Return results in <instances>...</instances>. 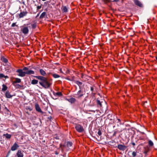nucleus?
<instances>
[{
  "instance_id": "nucleus-1",
  "label": "nucleus",
  "mask_w": 157,
  "mask_h": 157,
  "mask_svg": "<svg viewBox=\"0 0 157 157\" xmlns=\"http://www.w3.org/2000/svg\"><path fill=\"white\" fill-rule=\"evenodd\" d=\"M33 76L41 81V82H39V83L45 89L48 88L52 84V83L50 82L51 81H52V79L48 80L47 78L45 77L41 76Z\"/></svg>"
},
{
  "instance_id": "nucleus-2",
  "label": "nucleus",
  "mask_w": 157,
  "mask_h": 157,
  "mask_svg": "<svg viewBox=\"0 0 157 157\" xmlns=\"http://www.w3.org/2000/svg\"><path fill=\"white\" fill-rule=\"evenodd\" d=\"M95 102H96L97 106L98 108H100L101 110L103 109V108L102 103H103L105 104V107H107L106 105V102L105 101H101L98 99V98L96 100H93L92 101V103H91V101H90V105L92 106L94 105L95 104H94V103Z\"/></svg>"
},
{
  "instance_id": "nucleus-3",
  "label": "nucleus",
  "mask_w": 157,
  "mask_h": 157,
  "mask_svg": "<svg viewBox=\"0 0 157 157\" xmlns=\"http://www.w3.org/2000/svg\"><path fill=\"white\" fill-rule=\"evenodd\" d=\"M23 69H18L16 71V72L18 73L19 74L18 75L21 77H23L25 76L26 74H29L30 72V71L28 72H24V71H23Z\"/></svg>"
},
{
  "instance_id": "nucleus-4",
  "label": "nucleus",
  "mask_w": 157,
  "mask_h": 157,
  "mask_svg": "<svg viewBox=\"0 0 157 157\" xmlns=\"http://www.w3.org/2000/svg\"><path fill=\"white\" fill-rule=\"evenodd\" d=\"M75 128L78 132L81 133L84 131L83 128L80 124H75Z\"/></svg>"
},
{
  "instance_id": "nucleus-5",
  "label": "nucleus",
  "mask_w": 157,
  "mask_h": 157,
  "mask_svg": "<svg viewBox=\"0 0 157 157\" xmlns=\"http://www.w3.org/2000/svg\"><path fill=\"white\" fill-rule=\"evenodd\" d=\"M21 31L23 34L26 35L29 33V29L28 27H23L21 28Z\"/></svg>"
},
{
  "instance_id": "nucleus-6",
  "label": "nucleus",
  "mask_w": 157,
  "mask_h": 157,
  "mask_svg": "<svg viewBox=\"0 0 157 157\" xmlns=\"http://www.w3.org/2000/svg\"><path fill=\"white\" fill-rule=\"evenodd\" d=\"M23 70L24 71V72H29V71L30 72V73L29 74H26L27 75H31V74H34L35 73L34 71L33 70H29V68L27 67H24L23 69Z\"/></svg>"
},
{
  "instance_id": "nucleus-7",
  "label": "nucleus",
  "mask_w": 157,
  "mask_h": 157,
  "mask_svg": "<svg viewBox=\"0 0 157 157\" xmlns=\"http://www.w3.org/2000/svg\"><path fill=\"white\" fill-rule=\"evenodd\" d=\"M35 109L37 111L41 113L42 114H44V112L41 110L39 104L38 103H36L35 104Z\"/></svg>"
},
{
  "instance_id": "nucleus-8",
  "label": "nucleus",
  "mask_w": 157,
  "mask_h": 157,
  "mask_svg": "<svg viewBox=\"0 0 157 157\" xmlns=\"http://www.w3.org/2000/svg\"><path fill=\"white\" fill-rule=\"evenodd\" d=\"M19 147V145L16 143H15L11 148V150L12 151H14L16 150Z\"/></svg>"
},
{
  "instance_id": "nucleus-9",
  "label": "nucleus",
  "mask_w": 157,
  "mask_h": 157,
  "mask_svg": "<svg viewBox=\"0 0 157 157\" xmlns=\"http://www.w3.org/2000/svg\"><path fill=\"white\" fill-rule=\"evenodd\" d=\"M117 147L119 150L122 151L125 150L127 147V146L120 144H118Z\"/></svg>"
},
{
  "instance_id": "nucleus-10",
  "label": "nucleus",
  "mask_w": 157,
  "mask_h": 157,
  "mask_svg": "<svg viewBox=\"0 0 157 157\" xmlns=\"http://www.w3.org/2000/svg\"><path fill=\"white\" fill-rule=\"evenodd\" d=\"M134 2L135 4L140 7H143V5L142 3L139 0H134Z\"/></svg>"
},
{
  "instance_id": "nucleus-11",
  "label": "nucleus",
  "mask_w": 157,
  "mask_h": 157,
  "mask_svg": "<svg viewBox=\"0 0 157 157\" xmlns=\"http://www.w3.org/2000/svg\"><path fill=\"white\" fill-rule=\"evenodd\" d=\"M67 100L71 104L74 103L76 101V99L74 98H71L69 99H67Z\"/></svg>"
},
{
  "instance_id": "nucleus-12",
  "label": "nucleus",
  "mask_w": 157,
  "mask_h": 157,
  "mask_svg": "<svg viewBox=\"0 0 157 157\" xmlns=\"http://www.w3.org/2000/svg\"><path fill=\"white\" fill-rule=\"evenodd\" d=\"M27 13L28 12L26 11L21 12L19 14V17L20 18H22L24 16H25Z\"/></svg>"
},
{
  "instance_id": "nucleus-13",
  "label": "nucleus",
  "mask_w": 157,
  "mask_h": 157,
  "mask_svg": "<svg viewBox=\"0 0 157 157\" xmlns=\"http://www.w3.org/2000/svg\"><path fill=\"white\" fill-rule=\"evenodd\" d=\"M15 80L13 81L12 84L13 85H14V84H15L17 83H19L21 82V79L18 78H15Z\"/></svg>"
},
{
  "instance_id": "nucleus-14",
  "label": "nucleus",
  "mask_w": 157,
  "mask_h": 157,
  "mask_svg": "<svg viewBox=\"0 0 157 157\" xmlns=\"http://www.w3.org/2000/svg\"><path fill=\"white\" fill-rule=\"evenodd\" d=\"M39 72L42 76L44 77L46 75V72L43 69H41L39 70Z\"/></svg>"
},
{
  "instance_id": "nucleus-15",
  "label": "nucleus",
  "mask_w": 157,
  "mask_h": 157,
  "mask_svg": "<svg viewBox=\"0 0 157 157\" xmlns=\"http://www.w3.org/2000/svg\"><path fill=\"white\" fill-rule=\"evenodd\" d=\"M17 157H23V154L22 151L20 150H18L16 154Z\"/></svg>"
},
{
  "instance_id": "nucleus-16",
  "label": "nucleus",
  "mask_w": 157,
  "mask_h": 157,
  "mask_svg": "<svg viewBox=\"0 0 157 157\" xmlns=\"http://www.w3.org/2000/svg\"><path fill=\"white\" fill-rule=\"evenodd\" d=\"M5 95H6V97L7 98H11L13 96L12 95H11L10 94V93L8 91H6V94H5Z\"/></svg>"
},
{
  "instance_id": "nucleus-17",
  "label": "nucleus",
  "mask_w": 157,
  "mask_h": 157,
  "mask_svg": "<svg viewBox=\"0 0 157 157\" xmlns=\"http://www.w3.org/2000/svg\"><path fill=\"white\" fill-rule=\"evenodd\" d=\"M50 74L52 75V76L53 78H59L60 77V75L55 73L53 74L52 73H50Z\"/></svg>"
},
{
  "instance_id": "nucleus-18",
  "label": "nucleus",
  "mask_w": 157,
  "mask_h": 157,
  "mask_svg": "<svg viewBox=\"0 0 157 157\" xmlns=\"http://www.w3.org/2000/svg\"><path fill=\"white\" fill-rule=\"evenodd\" d=\"M112 0H101L102 2L105 4H107L108 3L111 2Z\"/></svg>"
},
{
  "instance_id": "nucleus-19",
  "label": "nucleus",
  "mask_w": 157,
  "mask_h": 157,
  "mask_svg": "<svg viewBox=\"0 0 157 157\" xmlns=\"http://www.w3.org/2000/svg\"><path fill=\"white\" fill-rule=\"evenodd\" d=\"M2 91H6L8 88L7 87L5 84H3L2 85Z\"/></svg>"
},
{
  "instance_id": "nucleus-20",
  "label": "nucleus",
  "mask_w": 157,
  "mask_h": 157,
  "mask_svg": "<svg viewBox=\"0 0 157 157\" xmlns=\"http://www.w3.org/2000/svg\"><path fill=\"white\" fill-rule=\"evenodd\" d=\"M3 136H5L6 138L7 139H9L11 137V135L8 134V133L3 134Z\"/></svg>"
},
{
  "instance_id": "nucleus-21",
  "label": "nucleus",
  "mask_w": 157,
  "mask_h": 157,
  "mask_svg": "<svg viewBox=\"0 0 157 157\" xmlns=\"http://www.w3.org/2000/svg\"><path fill=\"white\" fill-rule=\"evenodd\" d=\"M53 94L55 96H60L63 95L62 93L60 92H58L56 93H54Z\"/></svg>"
},
{
  "instance_id": "nucleus-22",
  "label": "nucleus",
  "mask_w": 157,
  "mask_h": 157,
  "mask_svg": "<svg viewBox=\"0 0 157 157\" xmlns=\"http://www.w3.org/2000/svg\"><path fill=\"white\" fill-rule=\"evenodd\" d=\"M95 89H96V87L94 85H93L90 87V91L91 92H94L95 91Z\"/></svg>"
},
{
  "instance_id": "nucleus-23",
  "label": "nucleus",
  "mask_w": 157,
  "mask_h": 157,
  "mask_svg": "<svg viewBox=\"0 0 157 157\" xmlns=\"http://www.w3.org/2000/svg\"><path fill=\"white\" fill-rule=\"evenodd\" d=\"M38 82V81L37 80L34 79L32 80L31 83L33 85H35L37 84Z\"/></svg>"
},
{
  "instance_id": "nucleus-24",
  "label": "nucleus",
  "mask_w": 157,
  "mask_h": 157,
  "mask_svg": "<svg viewBox=\"0 0 157 157\" xmlns=\"http://www.w3.org/2000/svg\"><path fill=\"white\" fill-rule=\"evenodd\" d=\"M115 143V142L114 140H112L111 141L108 142L107 143H106V144H109L110 145L113 146L114 145V144Z\"/></svg>"
},
{
  "instance_id": "nucleus-25",
  "label": "nucleus",
  "mask_w": 157,
  "mask_h": 157,
  "mask_svg": "<svg viewBox=\"0 0 157 157\" xmlns=\"http://www.w3.org/2000/svg\"><path fill=\"white\" fill-rule=\"evenodd\" d=\"M46 13L45 12H43L40 15V19L43 18L44 17V16L45 15Z\"/></svg>"
},
{
  "instance_id": "nucleus-26",
  "label": "nucleus",
  "mask_w": 157,
  "mask_h": 157,
  "mask_svg": "<svg viewBox=\"0 0 157 157\" xmlns=\"http://www.w3.org/2000/svg\"><path fill=\"white\" fill-rule=\"evenodd\" d=\"M74 82L76 84H77L79 86H80V85H82V82H80L78 81H75Z\"/></svg>"
},
{
  "instance_id": "nucleus-27",
  "label": "nucleus",
  "mask_w": 157,
  "mask_h": 157,
  "mask_svg": "<svg viewBox=\"0 0 157 157\" xmlns=\"http://www.w3.org/2000/svg\"><path fill=\"white\" fill-rule=\"evenodd\" d=\"M67 146L68 147H71L72 145V143L71 141H68L67 142Z\"/></svg>"
},
{
  "instance_id": "nucleus-28",
  "label": "nucleus",
  "mask_w": 157,
  "mask_h": 157,
  "mask_svg": "<svg viewBox=\"0 0 157 157\" xmlns=\"http://www.w3.org/2000/svg\"><path fill=\"white\" fill-rule=\"evenodd\" d=\"M16 88H20L21 87H22L23 86V85H21L20 84H17L15 85L14 84V85H13Z\"/></svg>"
},
{
  "instance_id": "nucleus-29",
  "label": "nucleus",
  "mask_w": 157,
  "mask_h": 157,
  "mask_svg": "<svg viewBox=\"0 0 157 157\" xmlns=\"http://www.w3.org/2000/svg\"><path fill=\"white\" fill-rule=\"evenodd\" d=\"M63 12H68V9L66 6H64L62 10Z\"/></svg>"
},
{
  "instance_id": "nucleus-30",
  "label": "nucleus",
  "mask_w": 157,
  "mask_h": 157,
  "mask_svg": "<svg viewBox=\"0 0 157 157\" xmlns=\"http://www.w3.org/2000/svg\"><path fill=\"white\" fill-rule=\"evenodd\" d=\"M37 26L36 23V22H35L32 25V28L33 29H35Z\"/></svg>"
},
{
  "instance_id": "nucleus-31",
  "label": "nucleus",
  "mask_w": 157,
  "mask_h": 157,
  "mask_svg": "<svg viewBox=\"0 0 157 157\" xmlns=\"http://www.w3.org/2000/svg\"><path fill=\"white\" fill-rule=\"evenodd\" d=\"M148 144L149 146L151 147L153 145V143L151 140H149L148 141Z\"/></svg>"
},
{
  "instance_id": "nucleus-32",
  "label": "nucleus",
  "mask_w": 157,
  "mask_h": 157,
  "mask_svg": "<svg viewBox=\"0 0 157 157\" xmlns=\"http://www.w3.org/2000/svg\"><path fill=\"white\" fill-rule=\"evenodd\" d=\"M115 122H117V123L118 126L119 124H121V120L120 119H117Z\"/></svg>"
},
{
  "instance_id": "nucleus-33",
  "label": "nucleus",
  "mask_w": 157,
  "mask_h": 157,
  "mask_svg": "<svg viewBox=\"0 0 157 157\" xmlns=\"http://www.w3.org/2000/svg\"><path fill=\"white\" fill-rule=\"evenodd\" d=\"M80 90L77 92V95H79L80 93H82V91H81L80 86H79Z\"/></svg>"
},
{
  "instance_id": "nucleus-34",
  "label": "nucleus",
  "mask_w": 157,
  "mask_h": 157,
  "mask_svg": "<svg viewBox=\"0 0 157 157\" xmlns=\"http://www.w3.org/2000/svg\"><path fill=\"white\" fill-rule=\"evenodd\" d=\"M122 131V130H121L120 132H119L118 131H115L114 132L113 135V136H115L117 133L118 132H120Z\"/></svg>"
},
{
  "instance_id": "nucleus-35",
  "label": "nucleus",
  "mask_w": 157,
  "mask_h": 157,
  "mask_svg": "<svg viewBox=\"0 0 157 157\" xmlns=\"http://www.w3.org/2000/svg\"><path fill=\"white\" fill-rule=\"evenodd\" d=\"M132 155L133 157H135L136 155V152L133 151V152H132Z\"/></svg>"
},
{
  "instance_id": "nucleus-36",
  "label": "nucleus",
  "mask_w": 157,
  "mask_h": 157,
  "mask_svg": "<svg viewBox=\"0 0 157 157\" xmlns=\"http://www.w3.org/2000/svg\"><path fill=\"white\" fill-rule=\"evenodd\" d=\"M110 116H111V115L110 114H108V115H107V118L108 119H109L111 121L112 120V119L110 118Z\"/></svg>"
},
{
  "instance_id": "nucleus-37",
  "label": "nucleus",
  "mask_w": 157,
  "mask_h": 157,
  "mask_svg": "<svg viewBox=\"0 0 157 157\" xmlns=\"http://www.w3.org/2000/svg\"><path fill=\"white\" fill-rule=\"evenodd\" d=\"M98 134L100 136L101 135V132L100 129H99L98 130Z\"/></svg>"
},
{
  "instance_id": "nucleus-38",
  "label": "nucleus",
  "mask_w": 157,
  "mask_h": 157,
  "mask_svg": "<svg viewBox=\"0 0 157 157\" xmlns=\"http://www.w3.org/2000/svg\"><path fill=\"white\" fill-rule=\"evenodd\" d=\"M2 75H3V76L2 77V78H9L8 76H7V75L5 76L2 73Z\"/></svg>"
},
{
  "instance_id": "nucleus-39",
  "label": "nucleus",
  "mask_w": 157,
  "mask_h": 157,
  "mask_svg": "<svg viewBox=\"0 0 157 157\" xmlns=\"http://www.w3.org/2000/svg\"><path fill=\"white\" fill-rule=\"evenodd\" d=\"M74 76H72L71 78V81H73L74 82L75 81H76V80H74Z\"/></svg>"
},
{
  "instance_id": "nucleus-40",
  "label": "nucleus",
  "mask_w": 157,
  "mask_h": 157,
  "mask_svg": "<svg viewBox=\"0 0 157 157\" xmlns=\"http://www.w3.org/2000/svg\"><path fill=\"white\" fill-rule=\"evenodd\" d=\"M3 61L5 63H7L8 62V60L6 58H4Z\"/></svg>"
},
{
  "instance_id": "nucleus-41",
  "label": "nucleus",
  "mask_w": 157,
  "mask_h": 157,
  "mask_svg": "<svg viewBox=\"0 0 157 157\" xmlns=\"http://www.w3.org/2000/svg\"><path fill=\"white\" fill-rule=\"evenodd\" d=\"M25 109L26 110H28V109H29L30 111H31L32 110V109L31 108L28 107H26Z\"/></svg>"
},
{
  "instance_id": "nucleus-42",
  "label": "nucleus",
  "mask_w": 157,
  "mask_h": 157,
  "mask_svg": "<svg viewBox=\"0 0 157 157\" xmlns=\"http://www.w3.org/2000/svg\"><path fill=\"white\" fill-rule=\"evenodd\" d=\"M16 23H13L11 25V27H13L16 25Z\"/></svg>"
},
{
  "instance_id": "nucleus-43",
  "label": "nucleus",
  "mask_w": 157,
  "mask_h": 157,
  "mask_svg": "<svg viewBox=\"0 0 157 157\" xmlns=\"http://www.w3.org/2000/svg\"><path fill=\"white\" fill-rule=\"evenodd\" d=\"M10 152H11V151L10 150L8 152V153H7V155H6V157H8L9 155L10 154Z\"/></svg>"
},
{
  "instance_id": "nucleus-44",
  "label": "nucleus",
  "mask_w": 157,
  "mask_h": 157,
  "mask_svg": "<svg viewBox=\"0 0 157 157\" xmlns=\"http://www.w3.org/2000/svg\"><path fill=\"white\" fill-rule=\"evenodd\" d=\"M83 94L82 93L81 94H80L78 96V98H81V97H82L83 96Z\"/></svg>"
},
{
  "instance_id": "nucleus-45",
  "label": "nucleus",
  "mask_w": 157,
  "mask_h": 157,
  "mask_svg": "<svg viewBox=\"0 0 157 157\" xmlns=\"http://www.w3.org/2000/svg\"><path fill=\"white\" fill-rule=\"evenodd\" d=\"M48 119L50 121H52V117L51 116H50L49 117H48Z\"/></svg>"
},
{
  "instance_id": "nucleus-46",
  "label": "nucleus",
  "mask_w": 157,
  "mask_h": 157,
  "mask_svg": "<svg viewBox=\"0 0 157 157\" xmlns=\"http://www.w3.org/2000/svg\"><path fill=\"white\" fill-rule=\"evenodd\" d=\"M5 109L7 111V112H8L9 113H10V111H9V109L7 108L6 107L5 108Z\"/></svg>"
},
{
  "instance_id": "nucleus-47",
  "label": "nucleus",
  "mask_w": 157,
  "mask_h": 157,
  "mask_svg": "<svg viewBox=\"0 0 157 157\" xmlns=\"http://www.w3.org/2000/svg\"><path fill=\"white\" fill-rule=\"evenodd\" d=\"M41 6H38L37 7V10H39L41 8Z\"/></svg>"
},
{
  "instance_id": "nucleus-48",
  "label": "nucleus",
  "mask_w": 157,
  "mask_h": 157,
  "mask_svg": "<svg viewBox=\"0 0 157 157\" xmlns=\"http://www.w3.org/2000/svg\"><path fill=\"white\" fill-rule=\"evenodd\" d=\"M91 94L92 96H94L96 94V93H94V92H91Z\"/></svg>"
},
{
  "instance_id": "nucleus-49",
  "label": "nucleus",
  "mask_w": 157,
  "mask_h": 157,
  "mask_svg": "<svg viewBox=\"0 0 157 157\" xmlns=\"http://www.w3.org/2000/svg\"><path fill=\"white\" fill-rule=\"evenodd\" d=\"M3 76V75H2V73L0 74V79H1L2 78V77Z\"/></svg>"
},
{
  "instance_id": "nucleus-50",
  "label": "nucleus",
  "mask_w": 157,
  "mask_h": 157,
  "mask_svg": "<svg viewBox=\"0 0 157 157\" xmlns=\"http://www.w3.org/2000/svg\"><path fill=\"white\" fill-rule=\"evenodd\" d=\"M119 1V0H113L112 1L113 2H117Z\"/></svg>"
},
{
  "instance_id": "nucleus-51",
  "label": "nucleus",
  "mask_w": 157,
  "mask_h": 157,
  "mask_svg": "<svg viewBox=\"0 0 157 157\" xmlns=\"http://www.w3.org/2000/svg\"><path fill=\"white\" fill-rule=\"evenodd\" d=\"M26 113L28 115H29V113L27 111V110L25 111Z\"/></svg>"
},
{
  "instance_id": "nucleus-52",
  "label": "nucleus",
  "mask_w": 157,
  "mask_h": 157,
  "mask_svg": "<svg viewBox=\"0 0 157 157\" xmlns=\"http://www.w3.org/2000/svg\"><path fill=\"white\" fill-rule=\"evenodd\" d=\"M65 79L68 80H69V81H71V78H65Z\"/></svg>"
},
{
  "instance_id": "nucleus-53",
  "label": "nucleus",
  "mask_w": 157,
  "mask_h": 157,
  "mask_svg": "<svg viewBox=\"0 0 157 157\" xmlns=\"http://www.w3.org/2000/svg\"><path fill=\"white\" fill-rule=\"evenodd\" d=\"M132 145L133 146H134L135 145V144L134 142H132Z\"/></svg>"
},
{
  "instance_id": "nucleus-54",
  "label": "nucleus",
  "mask_w": 157,
  "mask_h": 157,
  "mask_svg": "<svg viewBox=\"0 0 157 157\" xmlns=\"http://www.w3.org/2000/svg\"><path fill=\"white\" fill-rule=\"evenodd\" d=\"M40 13H39L37 14V15H36V18L40 14Z\"/></svg>"
},
{
  "instance_id": "nucleus-55",
  "label": "nucleus",
  "mask_w": 157,
  "mask_h": 157,
  "mask_svg": "<svg viewBox=\"0 0 157 157\" xmlns=\"http://www.w3.org/2000/svg\"><path fill=\"white\" fill-rule=\"evenodd\" d=\"M22 3L24 5H25V2L24 1L23 2H22Z\"/></svg>"
},
{
  "instance_id": "nucleus-56",
  "label": "nucleus",
  "mask_w": 157,
  "mask_h": 157,
  "mask_svg": "<svg viewBox=\"0 0 157 157\" xmlns=\"http://www.w3.org/2000/svg\"><path fill=\"white\" fill-rule=\"evenodd\" d=\"M90 111L92 112H95V111H93V110H91Z\"/></svg>"
},
{
  "instance_id": "nucleus-57",
  "label": "nucleus",
  "mask_w": 157,
  "mask_h": 157,
  "mask_svg": "<svg viewBox=\"0 0 157 157\" xmlns=\"http://www.w3.org/2000/svg\"><path fill=\"white\" fill-rule=\"evenodd\" d=\"M98 95H99V96L100 95V94L99 93H98Z\"/></svg>"
},
{
  "instance_id": "nucleus-58",
  "label": "nucleus",
  "mask_w": 157,
  "mask_h": 157,
  "mask_svg": "<svg viewBox=\"0 0 157 157\" xmlns=\"http://www.w3.org/2000/svg\"><path fill=\"white\" fill-rule=\"evenodd\" d=\"M156 59L157 60V56L156 57Z\"/></svg>"
},
{
  "instance_id": "nucleus-59",
  "label": "nucleus",
  "mask_w": 157,
  "mask_h": 157,
  "mask_svg": "<svg viewBox=\"0 0 157 157\" xmlns=\"http://www.w3.org/2000/svg\"><path fill=\"white\" fill-rule=\"evenodd\" d=\"M147 103V101H146L145 102V103Z\"/></svg>"
},
{
  "instance_id": "nucleus-60",
  "label": "nucleus",
  "mask_w": 157,
  "mask_h": 157,
  "mask_svg": "<svg viewBox=\"0 0 157 157\" xmlns=\"http://www.w3.org/2000/svg\"><path fill=\"white\" fill-rule=\"evenodd\" d=\"M96 139H97L98 141H99V140H98V139H97V138H96Z\"/></svg>"
},
{
  "instance_id": "nucleus-61",
  "label": "nucleus",
  "mask_w": 157,
  "mask_h": 157,
  "mask_svg": "<svg viewBox=\"0 0 157 157\" xmlns=\"http://www.w3.org/2000/svg\"><path fill=\"white\" fill-rule=\"evenodd\" d=\"M60 71L61 72V69H60Z\"/></svg>"
},
{
  "instance_id": "nucleus-62",
  "label": "nucleus",
  "mask_w": 157,
  "mask_h": 157,
  "mask_svg": "<svg viewBox=\"0 0 157 157\" xmlns=\"http://www.w3.org/2000/svg\"><path fill=\"white\" fill-rule=\"evenodd\" d=\"M56 154L57 155V154H58V153H56Z\"/></svg>"
},
{
  "instance_id": "nucleus-63",
  "label": "nucleus",
  "mask_w": 157,
  "mask_h": 157,
  "mask_svg": "<svg viewBox=\"0 0 157 157\" xmlns=\"http://www.w3.org/2000/svg\"><path fill=\"white\" fill-rule=\"evenodd\" d=\"M147 152H145V153H147Z\"/></svg>"
},
{
  "instance_id": "nucleus-64",
  "label": "nucleus",
  "mask_w": 157,
  "mask_h": 157,
  "mask_svg": "<svg viewBox=\"0 0 157 157\" xmlns=\"http://www.w3.org/2000/svg\"><path fill=\"white\" fill-rule=\"evenodd\" d=\"M29 25V24H27V25Z\"/></svg>"
}]
</instances>
